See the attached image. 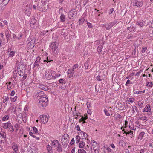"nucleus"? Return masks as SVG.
Listing matches in <instances>:
<instances>
[{
  "instance_id": "obj_1",
  "label": "nucleus",
  "mask_w": 153,
  "mask_h": 153,
  "mask_svg": "<svg viewBox=\"0 0 153 153\" xmlns=\"http://www.w3.org/2000/svg\"><path fill=\"white\" fill-rule=\"evenodd\" d=\"M51 146L56 148V150L59 152H60L62 151V146L59 142L56 140H54L52 141Z\"/></svg>"
},
{
  "instance_id": "obj_2",
  "label": "nucleus",
  "mask_w": 153,
  "mask_h": 153,
  "mask_svg": "<svg viewBox=\"0 0 153 153\" xmlns=\"http://www.w3.org/2000/svg\"><path fill=\"white\" fill-rule=\"evenodd\" d=\"M69 135L67 134H64L61 138V142L62 145L66 147L69 143Z\"/></svg>"
},
{
  "instance_id": "obj_3",
  "label": "nucleus",
  "mask_w": 153,
  "mask_h": 153,
  "mask_svg": "<svg viewBox=\"0 0 153 153\" xmlns=\"http://www.w3.org/2000/svg\"><path fill=\"white\" fill-rule=\"evenodd\" d=\"M48 101V98L42 99L39 100L38 105L41 109H44L47 105Z\"/></svg>"
},
{
  "instance_id": "obj_4",
  "label": "nucleus",
  "mask_w": 153,
  "mask_h": 153,
  "mask_svg": "<svg viewBox=\"0 0 153 153\" xmlns=\"http://www.w3.org/2000/svg\"><path fill=\"white\" fill-rule=\"evenodd\" d=\"M34 96L36 98L39 100L47 98V96L42 91L37 92L36 93H35Z\"/></svg>"
},
{
  "instance_id": "obj_5",
  "label": "nucleus",
  "mask_w": 153,
  "mask_h": 153,
  "mask_svg": "<svg viewBox=\"0 0 153 153\" xmlns=\"http://www.w3.org/2000/svg\"><path fill=\"white\" fill-rule=\"evenodd\" d=\"M58 45V43L56 42L51 43L50 48L52 49L53 52L55 53H58L57 49Z\"/></svg>"
},
{
  "instance_id": "obj_6",
  "label": "nucleus",
  "mask_w": 153,
  "mask_h": 153,
  "mask_svg": "<svg viewBox=\"0 0 153 153\" xmlns=\"http://www.w3.org/2000/svg\"><path fill=\"white\" fill-rule=\"evenodd\" d=\"M117 22L116 21H113L108 24H106L103 25V27L106 28L107 30H109L113 26L115 25Z\"/></svg>"
},
{
  "instance_id": "obj_7",
  "label": "nucleus",
  "mask_w": 153,
  "mask_h": 153,
  "mask_svg": "<svg viewBox=\"0 0 153 153\" xmlns=\"http://www.w3.org/2000/svg\"><path fill=\"white\" fill-rule=\"evenodd\" d=\"M49 116L41 115L39 116V117L41 120V122L44 124L46 123L48 120L49 118Z\"/></svg>"
},
{
  "instance_id": "obj_8",
  "label": "nucleus",
  "mask_w": 153,
  "mask_h": 153,
  "mask_svg": "<svg viewBox=\"0 0 153 153\" xmlns=\"http://www.w3.org/2000/svg\"><path fill=\"white\" fill-rule=\"evenodd\" d=\"M35 42V40L33 36L29 37L27 40V42L28 44L30 45L33 47L34 46V44Z\"/></svg>"
},
{
  "instance_id": "obj_9",
  "label": "nucleus",
  "mask_w": 153,
  "mask_h": 153,
  "mask_svg": "<svg viewBox=\"0 0 153 153\" xmlns=\"http://www.w3.org/2000/svg\"><path fill=\"white\" fill-rule=\"evenodd\" d=\"M143 4V2L141 1L134 0L133 2V5L136 6L137 7H140Z\"/></svg>"
},
{
  "instance_id": "obj_10",
  "label": "nucleus",
  "mask_w": 153,
  "mask_h": 153,
  "mask_svg": "<svg viewBox=\"0 0 153 153\" xmlns=\"http://www.w3.org/2000/svg\"><path fill=\"white\" fill-rule=\"evenodd\" d=\"M42 5L41 7H40L39 6V4H38L37 6V7L41 8L43 9L44 12L46 11L48 9V5H46V4L45 3L44 4L43 3V2L42 3Z\"/></svg>"
},
{
  "instance_id": "obj_11",
  "label": "nucleus",
  "mask_w": 153,
  "mask_h": 153,
  "mask_svg": "<svg viewBox=\"0 0 153 153\" xmlns=\"http://www.w3.org/2000/svg\"><path fill=\"white\" fill-rule=\"evenodd\" d=\"M39 87L40 89L48 92H49L51 90V89L43 84H40Z\"/></svg>"
},
{
  "instance_id": "obj_12",
  "label": "nucleus",
  "mask_w": 153,
  "mask_h": 153,
  "mask_svg": "<svg viewBox=\"0 0 153 153\" xmlns=\"http://www.w3.org/2000/svg\"><path fill=\"white\" fill-rule=\"evenodd\" d=\"M12 125L10 121L4 123L3 126V128L5 129L9 128L10 127H11Z\"/></svg>"
},
{
  "instance_id": "obj_13",
  "label": "nucleus",
  "mask_w": 153,
  "mask_h": 153,
  "mask_svg": "<svg viewBox=\"0 0 153 153\" xmlns=\"http://www.w3.org/2000/svg\"><path fill=\"white\" fill-rule=\"evenodd\" d=\"M45 78L48 80H50L51 79L52 76V74H48V73L47 71H45L44 75Z\"/></svg>"
},
{
  "instance_id": "obj_14",
  "label": "nucleus",
  "mask_w": 153,
  "mask_h": 153,
  "mask_svg": "<svg viewBox=\"0 0 153 153\" xmlns=\"http://www.w3.org/2000/svg\"><path fill=\"white\" fill-rule=\"evenodd\" d=\"M36 23L37 20L34 18H33L30 22V26L34 28V26L36 25Z\"/></svg>"
},
{
  "instance_id": "obj_15",
  "label": "nucleus",
  "mask_w": 153,
  "mask_h": 153,
  "mask_svg": "<svg viewBox=\"0 0 153 153\" xmlns=\"http://www.w3.org/2000/svg\"><path fill=\"white\" fill-rule=\"evenodd\" d=\"M6 137V134L4 132L2 133H0V142H2L3 139L4 140Z\"/></svg>"
},
{
  "instance_id": "obj_16",
  "label": "nucleus",
  "mask_w": 153,
  "mask_h": 153,
  "mask_svg": "<svg viewBox=\"0 0 153 153\" xmlns=\"http://www.w3.org/2000/svg\"><path fill=\"white\" fill-rule=\"evenodd\" d=\"M128 30L129 31L133 30V31L134 32H135L136 30V29L134 27V24L133 23L131 24L130 27H129L128 28Z\"/></svg>"
},
{
  "instance_id": "obj_17",
  "label": "nucleus",
  "mask_w": 153,
  "mask_h": 153,
  "mask_svg": "<svg viewBox=\"0 0 153 153\" xmlns=\"http://www.w3.org/2000/svg\"><path fill=\"white\" fill-rule=\"evenodd\" d=\"M151 110L150 109V106L149 104H147L144 109V112H149L150 113V114H152V113L150 111Z\"/></svg>"
},
{
  "instance_id": "obj_18",
  "label": "nucleus",
  "mask_w": 153,
  "mask_h": 153,
  "mask_svg": "<svg viewBox=\"0 0 153 153\" xmlns=\"http://www.w3.org/2000/svg\"><path fill=\"white\" fill-rule=\"evenodd\" d=\"M52 78L53 79H55L57 77H58L61 76L60 74L56 73V72L55 71H53L52 74Z\"/></svg>"
},
{
  "instance_id": "obj_19",
  "label": "nucleus",
  "mask_w": 153,
  "mask_h": 153,
  "mask_svg": "<svg viewBox=\"0 0 153 153\" xmlns=\"http://www.w3.org/2000/svg\"><path fill=\"white\" fill-rule=\"evenodd\" d=\"M82 134H83V136L82 137V139H86L87 136V134L85 133V132H84L82 131H81L80 132H79L78 133V134L79 135H82Z\"/></svg>"
},
{
  "instance_id": "obj_20",
  "label": "nucleus",
  "mask_w": 153,
  "mask_h": 153,
  "mask_svg": "<svg viewBox=\"0 0 153 153\" xmlns=\"http://www.w3.org/2000/svg\"><path fill=\"white\" fill-rule=\"evenodd\" d=\"M12 148L15 152L17 151L18 147L16 143H13L12 144Z\"/></svg>"
},
{
  "instance_id": "obj_21",
  "label": "nucleus",
  "mask_w": 153,
  "mask_h": 153,
  "mask_svg": "<svg viewBox=\"0 0 153 153\" xmlns=\"http://www.w3.org/2000/svg\"><path fill=\"white\" fill-rule=\"evenodd\" d=\"M41 59V58L40 57H38L36 58V59L35 61L34 64V67L35 66H38L39 65V62H40V61Z\"/></svg>"
},
{
  "instance_id": "obj_22",
  "label": "nucleus",
  "mask_w": 153,
  "mask_h": 153,
  "mask_svg": "<svg viewBox=\"0 0 153 153\" xmlns=\"http://www.w3.org/2000/svg\"><path fill=\"white\" fill-rule=\"evenodd\" d=\"M102 46L101 44L99 43L97 45V51L99 52H100L102 51Z\"/></svg>"
},
{
  "instance_id": "obj_23",
  "label": "nucleus",
  "mask_w": 153,
  "mask_h": 153,
  "mask_svg": "<svg viewBox=\"0 0 153 153\" xmlns=\"http://www.w3.org/2000/svg\"><path fill=\"white\" fill-rule=\"evenodd\" d=\"M10 0H0V4H2V6L6 5Z\"/></svg>"
},
{
  "instance_id": "obj_24",
  "label": "nucleus",
  "mask_w": 153,
  "mask_h": 153,
  "mask_svg": "<svg viewBox=\"0 0 153 153\" xmlns=\"http://www.w3.org/2000/svg\"><path fill=\"white\" fill-rule=\"evenodd\" d=\"M92 145L93 146V149H97L99 148L98 144L94 141L92 143Z\"/></svg>"
},
{
  "instance_id": "obj_25",
  "label": "nucleus",
  "mask_w": 153,
  "mask_h": 153,
  "mask_svg": "<svg viewBox=\"0 0 153 153\" xmlns=\"http://www.w3.org/2000/svg\"><path fill=\"white\" fill-rule=\"evenodd\" d=\"M144 22L143 21H140L137 22L136 24L140 26V27H143L144 25Z\"/></svg>"
},
{
  "instance_id": "obj_26",
  "label": "nucleus",
  "mask_w": 153,
  "mask_h": 153,
  "mask_svg": "<svg viewBox=\"0 0 153 153\" xmlns=\"http://www.w3.org/2000/svg\"><path fill=\"white\" fill-rule=\"evenodd\" d=\"M79 65L78 64H75L74 65V66H73V68L72 69L71 71H70L69 70H68V73H72L74 71V69L76 68H77L78 67Z\"/></svg>"
},
{
  "instance_id": "obj_27",
  "label": "nucleus",
  "mask_w": 153,
  "mask_h": 153,
  "mask_svg": "<svg viewBox=\"0 0 153 153\" xmlns=\"http://www.w3.org/2000/svg\"><path fill=\"white\" fill-rule=\"evenodd\" d=\"M88 119L87 115L85 117H84L83 116H82L80 119H79L80 121L83 122V123H86V122L85 120H86Z\"/></svg>"
},
{
  "instance_id": "obj_28",
  "label": "nucleus",
  "mask_w": 153,
  "mask_h": 153,
  "mask_svg": "<svg viewBox=\"0 0 153 153\" xmlns=\"http://www.w3.org/2000/svg\"><path fill=\"white\" fill-rule=\"evenodd\" d=\"M82 137L80 135H77L76 137V142L77 143H79L80 142V138Z\"/></svg>"
},
{
  "instance_id": "obj_29",
  "label": "nucleus",
  "mask_w": 153,
  "mask_h": 153,
  "mask_svg": "<svg viewBox=\"0 0 153 153\" xmlns=\"http://www.w3.org/2000/svg\"><path fill=\"white\" fill-rule=\"evenodd\" d=\"M85 143L83 141H81L79 143V146L81 148H83L85 146Z\"/></svg>"
},
{
  "instance_id": "obj_30",
  "label": "nucleus",
  "mask_w": 153,
  "mask_h": 153,
  "mask_svg": "<svg viewBox=\"0 0 153 153\" xmlns=\"http://www.w3.org/2000/svg\"><path fill=\"white\" fill-rule=\"evenodd\" d=\"M61 21L62 22H64L65 20V16L63 14H62L60 16Z\"/></svg>"
},
{
  "instance_id": "obj_31",
  "label": "nucleus",
  "mask_w": 153,
  "mask_h": 153,
  "mask_svg": "<svg viewBox=\"0 0 153 153\" xmlns=\"http://www.w3.org/2000/svg\"><path fill=\"white\" fill-rule=\"evenodd\" d=\"M80 113H79L78 111L74 110L73 112V115L74 117L76 116H79Z\"/></svg>"
},
{
  "instance_id": "obj_32",
  "label": "nucleus",
  "mask_w": 153,
  "mask_h": 153,
  "mask_svg": "<svg viewBox=\"0 0 153 153\" xmlns=\"http://www.w3.org/2000/svg\"><path fill=\"white\" fill-rule=\"evenodd\" d=\"M137 107L135 106H134V107L132 108V109L131 111V114H134L135 112L137 111Z\"/></svg>"
},
{
  "instance_id": "obj_33",
  "label": "nucleus",
  "mask_w": 153,
  "mask_h": 153,
  "mask_svg": "<svg viewBox=\"0 0 153 153\" xmlns=\"http://www.w3.org/2000/svg\"><path fill=\"white\" fill-rule=\"evenodd\" d=\"M59 83L62 84H65L66 82V81L65 79H61L59 80Z\"/></svg>"
},
{
  "instance_id": "obj_34",
  "label": "nucleus",
  "mask_w": 153,
  "mask_h": 153,
  "mask_svg": "<svg viewBox=\"0 0 153 153\" xmlns=\"http://www.w3.org/2000/svg\"><path fill=\"white\" fill-rule=\"evenodd\" d=\"M145 133L144 132H142L139 134L138 138L140 139L141 140L142 139V137L144 135Z\"/></svg>"
},
{
  "instance_id": "obj_35",
  "label": "nucleus",
  "mask_w": 153,
  "mask_h": 153,
  "mask_svg": "<svg viewBox=\"0 0 153 153\" xmlns=\"http://www.w3.org/2000/svg\"><path fill=\"white\" fill-rule=\"evenodd\" d=\"M9 85H8L7 86V88L8 90H9L13 86V84L11 83V82H9Z\"/></svg>"
},
{
  "instance_id": "obj_36",
  "label": "nucleus",
  "mask_w": 153,
  "mask_h": 153,
  "mask_svg": "<svg viewBox=\"0 0 153 153\" xmlns=\"http://www.w3.org/2000/svg\"><path fill=\"white\" fill-rule=\"evenodd\" d=\"M85 21H86V20H85L83 18H82L80 19L79 21V25H80L82 24Z\"/></svg>"
},
{
  "instance_id": "obj_37",
  "label": "nucleus",
  "mask_w": 153,
  "mask_h": 153,
  "mask_svg": "<svg viewBox=\"0 0 153 153\" xmlns=\"http://www.w3.org/2000/svg\"><path fill=\"white\" fill-rule=\"evenodd\" d=\"M70 15H71L72 14L73 15H74V13L76 14L77 12L75 11V9H72L70 11Z\"/></svg>"
},
{
  "instance_id": "obj_38",
  "label": "nucleus",
  "mask_w": 153,
  "mask_h": 153,
  "mask_svg": "<svg viewBox=\"0 0 153 153\" xmlns=\"http://www.w3.org/2000/svg\"><path fill=\"white\" fill-rule=\"evenodd\" d=\"M15 52L14 51H11L9 54V57H13L14 56Z\"/></svg>"
},
{
  "instance_id": "obj_39",
  "label": "nucleus",
  "mask_w": 153,
  "mask_h": 153,
  "mask_svg": "<svg viewBox=\"0 0 153 153\" xmlns=\"http://www.w3.org/2000/svg\"><path fill=\"white\" fill-rule=\"evenodd\" d=\"M78 153H86V151L83 149H80L78 150Z\"/></svg>"
},
{
  "instance_id": "obj_40",
  "label": "nucleus",
  "mask_w": 153,
  "mask_h": 153,
  "mask_svg": "<svg viewBox=\"0 0 153 153\" xmlns=\"http://www.w3.org/2000/svg\"><path fill=\"white\" fill-rule=\"evenodd\" d=\"M5 35L6 36L7 39L8 40L10 37V33L8 30H7L5 32Z\"/></svg>"
},
{
  "instance_id": "obj_41",
  "label": "nucleus",
  "mask_w": 153,
  "mask_h": 153,
  "mask_svg": "<svg viewBox=\"0 0 153 153\" xmlns=\"http://www.w3.org/2000/svg\"><path fill=\"white\" fill-rule=\"evenodd\" d=\"M141 44H142L141 42L140 41H139V44H138L137 43H135L134 44V46L136 48L137 47H138V46H140L141 45Z\"/></svg>"
},
{
  "instance_id": "obj_42",
  "label": "nucleus",
  "mask_w": 153,
  "mask_h": 153,
  "mask_svg": "<svg viewBox=\"0 0 153 153\" xmlns=\"http://www.w3.org/2000/svg\"><path fill=\"white\" fill-rule=\"evenodd\" d=\"M33 129L34 134H36L38 133V130L35 127H33Z\"/></svg>"
},
{
  "instance_id": "obj_43",
  "label": "nucleus",
  "mask_w": 153,
  "mask_h": 153,
  "mask_svg": "<svg viewBox=\"0 0 153 153\" xmlns=\"http://www.w3.org/2000/svg\"><path fill=\"white\" fill-rule=\"evenodd\" d=\"M104 112L105 115L107 116H109L110 115V114L108 112L107 110L106 109H104Z\"/></svg>"
},
{
  "instance_id": "obj_44",
  "label": "nucleus",
  "mask_w": 153,
  "mask_h": 153,
  "mask_svg": "<svg viewBox=\"0 0 153 153\" xmlns=\"http://www.w3.org/2000/svg\"><path fill=\"white\" fill-rule=\"evenodd\" d=\"M86 21L87 22V24L89 28H92L93 27L92 24L90 22H88L87 20H86Z\"/></svg>"
},
{
  "instance_id": "obj_45",
  "label": "nucleus",
  "mask_w": 153,
  "mask_h": 153,
  "mask_svg": "<svg viewBox=\"0 0 153 153\" xmlns=\"http://www.w3.org/2000/svg\"><path fill=\"white\" fill-rule=\"evenodd\" d=\"M8 99H9V98L7 96L4 97L3 103H5L6 102H7V101L8 100Z\"/></svg>"
},
{
  "instance_id": "obj_46",
  "label": "nucleus",
  "mask_w": 153,
  "mask_h": 153,
  "mask_svg": "<svg viewBox=\"0 0 153 153\" xmlns=\"http://www.w3.org/2000/svg\"><path fill=\"white\" fill-rule=\"evenodd\" d=\"M9 116L8 115H5L2 118V120L4 121L8 119Z\"/></svg>"
},
{
  "instance_id": "obj_47",
  "label": "nucleus",
  "mask_w": 153,
  "mask_h": 153,
  "mask_svg": "<svg viewBox=\"0 0 153 153\" xmlns=\"http://www.w3.org/2000/svg\"><path fill=\"white\" fill-rule=\"evenodd\" d=\"M111 152V149L110 148H107L106 150L105 151V153H106V152Z\"/></svg>"
},
{
  "instance_id": "obj_48",
  "label": "nucleus",
  "mask_w": 153,
  "mask_h": 153,
  "mask_svg": "<svg viewBox=\"0 0 153 153\" xmlns=\"http://www.w3.org/2000/svg\"><path fill=\"white\" fill-rule=\"evenodd\" d=\"M141 119L145 122L146 121L148 120V118L146 117H143L141 118Z\"/></svg>"
},
{
  "instance_id": "obj_49",
  "label": "nucleus",
  "mask_w": 153,
  "mask_h": 153,
  "mask_svg": "<svg viewBox=\"0 0 153 153\" xmlns=\"http://www.w3.org/2000/svg\"><path fill=\"white\" fill-rule=\"evenodd\" d=\"M84 66L86 69H88L89 64L88 62H86L85 63Z\"/></svg>"
},
{
  "instance_id": "obj_50",
  "label": "nucleus",
  "mask_w": 153,
  "mask_h": 153,
  "mask_svg": "<svg viewBox=\"0 0 153 153\" xmlns=\"http://www.w3.org/2000/svg\"><path fill=\"white\" fill-rule=\"evenodd\" d=\"M23 115H24V114L23 115V116H22V115L21 116V117L20 118V119H20V120H19H19H20L19 119H17V120H18L19 123H21L22 122V120L24 121V120L23 119Z\"/></svg>"
},
{
  "instance_id": "obj_51",
  "label": "nucleus",
  "mask_w": 153,
  "mask_h": 153,
  "mask_svg": "<svg viewBox=\"0 0 153 153\" xmlns=\"http://www.w3.org/2000/svg\"><path fill=\"white\" fill-rule=\"evenodd\" d=\"M147 85L149 87L151 88L152 87V86L153 85L152 83V82H148Z\"/></svg>"
},
{
  "instance_id": "obj_52",
  "label": "nucleus",
  "mask_w": 153,
  "mask_h": 153,
  "mask_svg": "<svg viewBox=\"0 0 153 153\" xmlns=\"http://www.w3.org/2000/svg\"><path fill=\"white\" fill-rule=\"evenodd\" d=\"M147 48L145 47H143L142 48V52L143 53L145 52V51L147 50Z\"/></svg>"
},
{
  "instance_id": "obj_53",
  "label": "nucleus",
  "mask_w": 153,
  "mask_h": 153,
  "mask_svg": "<svg viewBox=\"0 0 153 153\" xmlns=\"http://www.w3.org/2000/svg\"><path fill=\"white\" fill-rule=\"evenodd\" d=\"M87 107L88 108H89L91 107V103L89 102H87L86 103Z\"/></svg>"
},
{
  "instance_id": "obj_54",
  "label": "nucleus",
  "mask_w": 153,
  "mask_h": 153,
  "mask_svg": "<svg viewBox=\"0 0 153 153\" xmlns=\"http://www.w3.org/2000/svg\"><path fill=\"white\" fill-rule=\"evenodd\" d=\"M74 138H73L71 141L70 144H71V145H72L74 144Z\"/></svg>"
},
{
  "instance_id": "obj_55",
  "label": "nucleus",
  "mask_w": 153,
  "mask_h": 153,
  "mask_svg": "<svg viewBox=\"0 0 153 153\" xmlns=\"http://www.w3.org/2000/svg\"><path fill=\"white\" fill-rule=\"evenodd\" d=\"M9 129L10 130V131L11 132H13L14 131L13 126H12L11 127H10V128H9Z\"/></svg>"
},
{
  "instance_id": "obj_56",
  "label": "nucleus",
  "mask_w": 153,
  "mask_h": 153,
  "mask_svg": "<svg viewBox=\"0 0 153 153\" xmlns=\"http://www.w3.org/2000/svg\"><path fill=\"white\" fill-rule=\"evenodd\" d=\"M134 99L130 98L129 99L128 101L132 103L134 101Z\"/></svg>"
},
{
  "instance_id": "obj_57",
  "label": "nucleus",
  "mask_w": 153,
  "mask_h": 153,
  "mask_svg": "<svg viewBox=\"0 0 153 153\" xmlns=\"http://www.w3.org/2000/svg\"><path fill=\"white\" fill-rule=\"evenodd\" d=\"M47 148L48 151L51 150V147L49 145H47Z\"/></svg>"
},
{
  "instance_id": "obj_58",
  "label": "nucleus",
  "mask_w": 153,
  "mask_h": 153,
  "mask_svg": "<svg viewBox=\"0 0 153 153\" xmlns=\"http://www.w3.org/2000/svg\"><path fill=\"white\" fill-rule=\"evenodd\" d=\"M99 148L97 149H94V153H99Z\"/></svg>"
},
{
  "instance_id": "obj_59",
  "label": "nucleus",
  "mask_w": 153,
  "mask_h": 153,
  "mask_svg": "<svg viewBox=\"0 0 153 153\" xmlns=\"http://www.w3.org/2000/svg\"><path fill=\"white\" fill-rule=\"evenodd\" d=\"M46 60H45L43 61L44 62H47V63H48V62H50L52 61V60H49L48 59V57H47L46 58Z\"/></svg>"
},
{
  "instance_id": "obj_60",
  "label": "nucleus",
  "mask_w": 153,
  "mask_h": 153,
  "mask_svg": "<svg viewBox=\"0 0 153 153\" xmlns=\"http://www.w3.org/2000/svg\"><path fill=\"white\" fill-rule=\"evenodd\" d=\"M96 79L97 80L99 81H101V79H100V76L99 75H98L97 76Z\"/></svg>"
},
{
  "instance_id": "obj_61",
  "label": "nucleus",
  "mask_w": 153,
  "mask_h": 153,
  "mask_svg": "<svg viewBox=\"0 0 153 153\" xmlns=\"http://www.w3.org/2000/svg\"><path fill=\"white\" fill-rule=\"evenodd\" d=\"M29 134L30 136H32L33 137L36 138V136L33 135V133L32 132H30Z\"/></svg>"
},
{
  "instance_id": "obj_62",
  "label": "nucleus",
  "mask_w": 153,
  "mask_h": 153,
  "mask_svg": "<svg viewBox=\"0 0 153 153\" xmlns=\"http://www.w3.org/2000/svg\"><path fill=\"white\" fill-rule=\"evenodd\" d=\"M76 130L77 131H81L80 129V127H79V125H77L76 126Z\"/></svg>"
},
{
  "instance_id": "obj_63",
  "label": "nucleus",
  "mask_w": 153,
  "mask_h": 153,
  "mask_svg": "<svg viewBox=\"0 0 153 153\" xmlns=\"http://www.w3.org/2000/svg\"><path fill=\"white\" fill-rule=\"evenodd\" d=\"M130 81L129 79H128L126 82V86H128V85H129L130 84Z\"/></svg>"
},
{
  "instance_id": "obj_64",
  "label": "nucleus",
  "mask_w": 153,
  "mask_h": 153,
  "mask_svg": "<svg viewBox=\"0 0 153 153\" xmlns=\"http://www.w3.org/2000/svg\"><path fill=\"white\" fill-rule=\"evenodd\" d=\"M123 140H120L119 142V145L121 146H123Z\"/></svg>"
}]
</instances>
